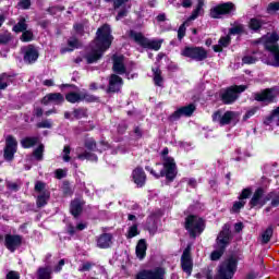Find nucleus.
<instances>
[{
	"label": "nucleus",
	"mask_w": 279,
	"mask_h": 279,
	"mask_svg": "<svg viewBox=\"0 0 279 279\" xmlns=\"http://www.w3.org/2000/svg\"><path fill=\"white\" fill-rule=\"evenodd\" d=\"M263 195H265V191L260 187L254 192L253 197L250 201L252 208L256 206H265V204H267V202H269V199H271L274 196L272 193L268 194L266 197H263Z\"/></svg>",
	"instance_id": "13"
},
{
	"label": "nucleus",
	"mask_w": 279,
	"mask_h": 279,
	"mask_svg": "<svg viewBox=\"0 0 279 279\" xmlns=\"http://www.w3.org/2000/svg\"><path fill=\"white\" fill-rule=\"evenodd\" d=\"M140 232H138V225H133L129 228L126 238L129 239H134V236H138Z\"/></svg>",
	"instance_id": "43"
},
{
	"label": "nucleus",
	"mask_w": 279,
	"mask_h": 279,
	"mask_svg": "<svg viewBox=\"0 0 279 279\" xmlns=\"http://www.w3.org/2000/svg\"><path fill=\"white\" fill-rule=\"evenodd\" d=\"M232 236L230 235V226L225 225L222 227V230L218 234L217 241H216V247L218 250H226L228 245H230V240Z\"/></svg>",
	"instance_id": "12"
},
{
	"label": "nucleus",
	"mask_w": 279,
	"mask_h": 279,
	"mask_svg": "<svg viewBox=\"0 0 279 279\" xmlns=\"http://www.w3.org/2000/svg\"><path fill=\"white\" fill-rule=\"evenodd\" d=\"M88 95L84 94H77V93H69L65 96L66 101L70 104H77L80 101H84V99H87Z\"/></svg>",
	"instance_id": "27"
},
{
	"label": "nucleus",
	"mask_w": 279,
	"mask_h": 279,
	"mask_svg": "<svg viewBox=\"0 0 279 279\" xmlns=\"http://www.w3.org/2000/svg\"><path fill=\"white\" fill-rule=\"evenodd\" d=\"M154 82L156 86H162V72L158 68H153Z\"/></svg>",
	"instance_id": "36"
},
{
	"label": "nucleus",
	"mask_w": 279,
	"mask_h": 279,
	"mask_svg": "<svg viewBox=\"0 0 279 279\" xmlns=\"http://www.w3.org/2000/svg\"><path fill=\"white\" fill-rule=\"evenodd\" d=\"M230 35H227L225 37H221L218 41L219 45H221L222 47H228V45H230Z\"/></svg>",
	"instance_id": "56"
},
{
	"label": "nucleus",
	"mask_w": 279,
	"mask_h": 279,
	"mask_svg": "<svg viewBox=\"0 0 279 279\" xmlns=\"http://www.w3.org/2000/svg\"><path fill=\"white\" fill-rule=\"evenodd\" d=\"M254 99L255 101L271 104L276 99V92L274 89H265L262 93H256Z\"/></svg>",
	"instance_id": "18"
},
{
	"label": "nucleus",
	"mask_w": 279,
	"mask_h": 279,
	"mask_svg": "<svg viewBox=\"0 0 279 279\" xmlns=\"http://www.w3.org/2000/svg\"><path fill=\"white\" fill-rule=\"evenodd\" d=\"M181 56L183 58H190V60H195V62H204L208 58V51L204 47H185L181 50Z\"/></svg>",
	"instance_id": "9"
},
{
	"label": "nucleus",
	"mask_w": 279,
	"mask_h": 279,
	"mask_svg": "<svg viewBox=\"0 0 279 279\" xmlns=\"http://www.w3.org/2000/svg\"><path fill=\"white\" fill-rule=\"evenodd\" d=\"M185 230L193 236L204 232V219L190 215L185 218Z\"/></svg>",
	"instance_id": "8"
},
{
	"label": "nucleus",
	"mask_w": 279,
	"mask_h": 279,
	"mask_svg": "<svg viewBox=\"0 0 279 279\" xmlns=\"http://www.w3.org/2000/svg\"><path fill=\"white\" fill-rule=\"evenodd\" d=\"M82 208H84V202L80 199L73 201L71 203V208H70L73 217H80V215L82 214Z\"/></svg>",
	"instance_id": "26"
},
{
	"label": "nucleus",
	"mask_w": 279,
	"mask_h": 279,
	"mask_svg": "<svg viewBox=\"0 0 279 279\" xmlns=\"http://www.w3.org/2000/svg\"><path fill=\"white\" fill-rule=\"evenodd\" d=\"M12 39L10 33L0 34V45H8V41Z\"/></svg>",
	"instance_id": "52"
},
{
	"label": "nucleus",
	"mask_w": 279,
	"mask_h": 279,
	"mask_svg": "<svg viewBox=\"0 0 279 279\" xmlns=\"http://www.w3.org/2000/svg\"><path fill=\"white\" fill-rule=\"evenodd\" d=\"M110 245H112L111 233H104L97 238V247H100V250H108Z\"/></svg>",
	"instance_id": "22"
},
{
	"label": "nucleus",
	"mask_w": 279,
	"mask_h": 279,
	"mask_svg": "<svg viewBox=\"0 0 279 279\" xmlns=\"http://www.w3.org/2000/svg\"><path fill=\"white\" fill-rule=\"evenodd\" d=\"M112 31L110 29V25L105 24L100 28L97 29L96 38L92 43V51L85 56V59L88 64H93L97 62L104 56V52L110 49V45H112Z\"/></svg>",
	"instance_id": "1"
},
{
	"label": "nucleus",
	"mask_w": 279,
	"mask_h": 279,
	"mask_svg": "<svg viewBox=\"0 0 279 279\" xmlns=\"http://www.w3.org/2000/svg\"><path fill=\"white\" fill-rule=\"evenodd\" d=\"M267 123H275V125H279V107L272 110L270 117L267 119Z\"/></svg>",
	"instance_id": "38"
},
{
	"label": "nucleus",
	"mask_w": 279,
	"mask_h": 279,
	"mask_svg": "<svg viewBox=\"0 0 279 279\" xmlns=\"http://www.w3.org/2000/svg\"><path fill=\"white\" fill-rule=\"evenodd\" d=\"M22 43H32L34 40V33L32 31H24L22 36H21Z\"/></svg>",
	"instance_id": "42"
},
{
	"label": "nucleus",
	"mask_w": 279,
	"mask_h": 279,
	"mask_svg": "<svg viewBox=\"0 0 279 279\" xmlns=\"http://www.w3.org/2000/svg\"><path fill=\"white\" fill-rule=\"evenodd\" d=\"M257 60L258 59H256L254 56H245L244 58H242L243 64H255Z\"/></svg>",
	"instance_id": "53"
},
{
	"label": "nucleus",
	"mask_w": 279,
	"mask_h": 279,
	"mask_svg": "<svg viewBox=\"0 0 279 279\" xmlns=\"http://www.w3.org/2000/svg\"><path fill=\"white\" fill-rule=\"evenodd\" d=\"M72 114L73 119H86L88 117V110L84 108L74 109Z\"/></svg>",
	"instance_id": "35"
},
{
	"label": "nucleus",
	"mask_w": 279,
	"mask_h": 279,
	"mask_svg": "<svg viewBox=\"0 0 279 279\" xmlns=\"http://www.w3.org/2000/svg\"><path fill=\"white\" fill-rule=\"evenodd\" d=\"M27 29V22L25 17H21L16 25L13 26V32L15 34H21V32H25Z\"/></svg>",
	"instance_id": "32"
},
{
	"label": "nucleus",
	"mask_w": 279,
	"mask_h": 279,
	"mask_svg": "<svg viewBox=\"0 0 279 279\" xmlns=\"http://www.w3.org/2000/svg\"><path fill=\"white\" fill-rule=\"evenodd\" d=\"M136 256L137 258H140V260H143V258H145L146 254H147V242H145V240H140L136 248Z\"/></svg>",
	"instance_id": "25"
},
{
	"label": "nucleus",
	"mask_w": 279,
	"mask_h": 279,
	"mask_svg": "<svg viewBox=\"0 0 279 279\" xmlns=\"http://www.w3.org/2000/svg\"><path fill=\"white\" fill-rule=\"evenodd\" d=\"M167 271L162 267L141 270L135 279H165Z\"/></svg>",
	"instance_id": "11"
},
{
	"label": "nucleus",
	"mask_w": 279,
	"mask_h": 279,
	"mask_svg": "<svg viewBox=\"0 0 279 279\" xmlns=\"http://www.w3.org/2000/svg\"><path fill=\"white\" fill-rule=\"evenodd\" d=\"M243 32H245V26H243V24H236L230 28L229 34L236 36L239 34H243Z\"/></svg>",
	"instance_id": "40"
},
{
	"label": "nucleus",
	"mask_w": 279,
	"mask_h": 279,
	"mask_svg": "<svg viewBox=\"0 0 279 279\" xmlns=\"http://www.w3.org/2000/svg\"><path fill=\"white\" fill-rule=\"evenodd\" d=\"M95 267V263L93 262H85L80 266L78 271H90Z\"/></svg>",
	"instance_id": "48"
},
{
	"label": "nucleus",
	"mask_w": 279,
	"mask_h": 279,
	"mask_svg": "<svg viewBox=\"0 0 279 279\" xmlns=\"http://www.w3.org/2000/svg\"><path fill=\"white\" fill-rule=\"evenodd\" d=\"M271 199V206H274L276 208V206H279V194L274 196V193H272V196L270 197Z\"/></svg>",
	"instance_id": "62"
},
{
	"label": "nucleus",
	"mask_w": 279,
	"mask_h": 279,
	"mask_svg": "<svg viewBox=\"0 0 279 279\" xmlns=\"http://www.w3.org/2000/svg\"><path fill=\"white\" fill-rule=\"evenodd\" d=\"M37 128H39V129H48L49 130V129H51V121L44 120V121L37 123Z\"/></svg>",
	"instance_id": "58"
},
{
	"label": "nucleus",
	"mask_w": 279,
	"mask_h": 279,
	"mask_svg": "<svg viewBox=\"0 0 279 279\" xmlns=\"http://www.w3.org/2000/svg\"><path fill=\"white\" fill-rule=\"evenodd\" d=\"M20 276H19V272L16 271H10L8 275H7V279H19Z\"/></svg>",
	"instance_id": "64"
},
{
	"label": "nucleus",
	"mask_w": 279,
	"mask_h": 279,
	"mask_svg": "<svg viewBox=\"0 0 279 279\" xmlns=\"http://www.w3.org/2000/svg\"><path fill=\"white\" fill-rule=\"evenodd\" d=\"M161 156L163 160V170H161V175H166L167 180H173L175 175H178L175 159L169 157V148H163Z\"/></svg>",
	"instance_id": "5"
},
{
	"label": "nucleus",
	"mask_w": 279,
	"mask_h": 279,
	"mask_svg": "<svg viewBox=\"0 0 279 279\" xmlns=\"http://www.w3.org/2000/svg\"><path fill=\"white\" fill-rule=\"evenodd\" d=\"M64 101V96L60 93L48 94L43 98L44 106H48V104H62Z\"/></svg>",
	"instance_id": "24"
},
{
	"label": "nucleus",
	"mask_w": 279,
	"mask_h": 279,
	"mask_svg": "<svg viewBox=\"0 0 279 279\" xmlns=\"http://www.w3.org/2000/svg\"><path fill=\"white\" fill-rule=\"evenodd\" d=\"M146 171H149L150 175H154V178H156L158 180V178H167V175H162L161 173L158 174L156 173V171L154 170V168L146 166L145 167Z\"/></svg>",
	"instance_id": "57"
},
{
	"label": "nucleus",
	"mask_w": 279,
	"mask_h": 279,
	"mask_svg": "<svg viewBox=\"0 0 279 279\" xmlns=\"http://www.w3.org/2000/svg\"><path fill=\"white\" fill-rule=\"evenodd\" d=\"M129 37L131 40H134L136 45L143 47L144 49H153L154 51H159L160 47H162V40L149 39L143 35V33H138L136 31H130Z\"/></svg>",
	"instance_id": "3"
},
{
	"label": "nucleus",
	"mask_w": 279,
	"mask_h": 279,
	"mask_svg": "<svg viewBox=\"0 0 279 279\" xmlns=\"http://www.w3.org/2000/svg\"><path fill=\"white\" fill-rule=\"evenodd\" d=\"M38 279H51V268H39L38 271Z\"/></svg>",
	"instance_id": "37"
},
{
	"label": "nucleus",
	"mask_w": 279,
	"mask_h": 279,
	"mask_svg": "<svg viewBox=\"0 0 279 279\" xmlns=\"http://www.w3.org/2000/svg\"><path fill=\"white\" fill-rule=\"evenodd\" d=\"M246 88L247 86L245 85H240V86L235 85L227 89H222L220 92L222 104H226V105L234 104V101L239 99V95H241V93H244Z\"/></svg>",
	"instance_id": "7"
},
{
	"label": "nucleus",
	"mask_w": 279,
	"mask_h": 279,
	"mask_svg": "<svg viewBox=\"0 0 279 279\" xmlns=\"http://www.w3.org/2000/svg\"><path fill=\"white\" fill-rule=\"evenodd\" d=\"M46 184L43 182V181H37L36 184H35V191L36 193H45V189H46Z\"/></svg>",
	"instance_id": "51"
},
{
	"label": "nucleus",
	"mask_w": 279,
	"mask_h": 279,
	"mask_svg": "<svg viewBox=\"0 0 279 279\" xmlns=\"http://www.w3.org/2000/svg\"><path fill=\"white\" fill-rule=\"evenodd\" d=\"M68 45L69 47H71V49H62V53H66V51H73V49H77V47H80V40H77L76 38H70Z\"/></svg>",
	"instance_id": "41"
},
{
	"label": "nucleus",
	"mask_w": 279,
	"mask_h": 279,
	"mask_svg": "<svg viewBox=\"0 0 279 279\" xmlns=\"http://www.w3.org/2000/svg\"><path fill=\"white\" fill-rule=\"evenodd\" d=\"M250 195H252V190L250 189H244L239 197V199H242V202H245V199H247V197H250Z\"/></svg>",
	"instance_id": "55"
},
{
	"label": "nucleus",
	"mask_w": 279,
	"mask_h": 279,
	"mask_svg": "<svg viewBox=\"0 0 279 279\" xmlns=\"http://www.w3.org/2000/svg\"><path fill=\"white\" fill-rule=\"evenodd\" d=\"M38 143V137H24L21 141V145L24 149H29L31 147H34Z\"/></svg>",
	"instance_id": "30"
},
{
	"label": "nucleus",
	"mask_w": 279,
	"mask_h": 279,
	"mask_svg": "<svg viewBox=\"0 0 279 279\" xmlns=\"http://www.w3.org/2000/svg\"><path fill=\"white\" fill-rule=\"evenodd\" d=\"M223 252H226V250L217 247V250L214 251L210 255L211 260H219V258L223 256Z\"/></svg>",
	"instance_id": "47"
},
{
	"label": "nucleus",
	"mask_w": 279,
	"mask_h": 279,
	"mask_svg": "<svg viewBox=\"0 0 279 279\" xmlns=\"http://www.w3.org/2000/svg\"><path fill=\"white\" fill-rule=\"evenodd\" d=\"M239 262L234 257H230L225 260L218 269L217 279H232L236 274V267Z\"/></svg>",
	"instance_id": "6"
},
{
	"label": "nucleus",
	"mask_w": 279,
	"mask_h": 279,
	"mask_svg": "<svg viewBox=\"0 0 279 279\" xmlns=\"http://www.w3.org/2000/svg\"><path fill=\"white\" fill-rule=\"evenodd\" d=\"M71 146L66 145L63 148V160L64 162H69L71 160Z\"/></svg>",
	"instance_id": "49"
},
{
	"label": "nucleus",
	"mask_w": 279,
	"mask_h": 279,
	"mask_svg": "<svg viewBox=\"0 0 279 279\" xmlns=\"http://www.w3.org/2000/svg\"><path fill=\"white\" fill-rule=\"evenodd\" d=\"M195 112V105L190 104L185 107L179 108L177 111H174L171 116L170 119L171 121H178L180 117H191Z\"/></svg>",
	"instance_id": "17"
},
{
	"label": "nucleus",
	"mask_w": 279,
	"mask_h": 279,
	"mask_svg": "<svg viewBox=\"0 0 279 279\" xmlns=\"http://www.w3.org/2000/svg\"><path fill=\"white\" fill-rule=\"evenodd\" d=\"M77 158L78 160H92L93 162H97V155L88 151L80 154Z\"/></svg>",
	"instance_id": "39"
},
{
	"label": "nucleus",
	"mask_w": 279,
	"mask_h": 279,
	"mask_svg": "<svg viewBox=\"0 0 279 279\" xmlns=\"http://www.w3.org/2000/svg\"><path fill=\"white\" fill-rule=\"evenodd\" d=\"M10 84H12V76H10L8 74H1L0 75V90H5V88H8V86H10Z\"/></svg>",
	"instance_id": "33"
},
{
	"label": "nucleus",
	"mask_w": 279,
	"mask_h": 279,
	"mask_svg": "<svg viewBox=\"0 0 279 279\" xmlns=\"http://www.w3.org/2000/svg\"><path fill=\"white\" fill-rule=\"evenodd\" d=\"M85 147L89 149V151H95V149H97V143L93 137H89L85 141Z\"/></svg>",
	"instance_id": "45"
},
{
	"label": "nucleus",
	"mask_w": 279,
	"mask_h": 279,
	"mask_svg": "<svg viewBox=\"0 0 279 279\" xmlns=\"http://www.w3.org/2000/svg\"><path fill=\"white\" fill-rule=\"evenodd\" d=\"M21 243H23V238L21 235L7 234L4 236V245L7 250H10L11 252H16V248L21 247Z\"/></svg>",
	"instance_id": "16"
},
{
	"label": "nucleus",
	"mask_w": 279,
	"mask_h": 279,
	"mask_svg": "<svg viewBox=\"0 0 279 279\" xmlns=\"http://www.w3.org/2000/svg\"><path fill=\"white\" fill-rule=\"evenodd\" d=\"M267 10H268V12H278L279 2L269 3Z\"/></svg>",
	"instance_id": "61"
},
{
	"label": "nucleus",
	"mask_w": 279,
	"mask_h": 279,
	"mask_svg": "<svg viewBox=\"0 0 279 279\" xmlns=\"http://www.w3.org/2000/svg\"><path fill=\"white\" fill-rule=\"evenodd\" d=\"M236 12L234 2H223L213 7L209 11L210 19H223V16H232Z\"/></svg>",
	"instance_id": "4"
},
{
	"label": "nucleus",
	"mask_w": 279,
	"mask_h": 279,
	"mask_svg": "<svg viewBox=\"0 0 279 279\" xmlns=\"http://www.w3.org/2000/svg\"><path fill=\"white\" fill-rule=\"evenodd\" d=\"M54 178H57V180H62V178H66V170H64V169H57L54 171Z\"/></svg>",
	"instance_id": "54"
},
{
	"label": "nucleus",
	"mask_w": 279,
	"mask_h": 279,
	"mask_svg": "<svg viewBox=\"0 0 279 279\" xmlns=\"http://www.w3.org/2000/svg\"><path fill=\"white\" fill-rule=\"evenodd\" d=\"M204 1L205 0H198L196 8L193 10L191 16L189 17V21H195V19L204 14Z\"/></svg>",
	"instance_id": "28"
},
{
	"label": "nucleus",
	"mask_w": 279,
	"mask_h": 279,
	"mask_svg": "<svg viewBox=\"0 0 279 279\" xmlns=\"http://www.w3.org/2000/svg\"><path fill=\"white\" fill-rule=\"evenodd\" d=\"M132 179L134 184L142 189L145 182H147V174H145V170H143V168L137 167L132 172Z\"/></svg>",
	"instance_id": "19"
},
{
	"label": "nucleus",
	"mask_w": 279,
	"mask_h": 279,
	"mask_svg": "<svg viewBox=\"0 0 279 279\" xmlns=\"http://www.w3.org/2000/svg\"><path fill=\"white\" fill-rule=\"evenodd\" d=\"M31 5H32V1L29 0H21L19 2V8H22V10H28Z\"/></svg>",
	"instance_id": "60"
},
{
	"label": "nucleus",
	"mask_w": 279,
	"mask_h": 279,
	"mask_svg": "<svg viewBox=\"0 0 279 279\" xmlns=\"http://www.w3.org/2000/svg\"><path fill=\"white\" fill-rule=\"evenodd\" d=\"M123 86V78L117 74H112L109 78V92L119 93Z\"/></svg>",
	"instance_id": "21"
},
{
	"label": "nucleus",
	"mask_w": 279,
	"mask_h": 279,
	"mask_svg": "<svg viewBox=\"0 0 279 279\" xmlns=\"http://www.w3.org/2000/svg\"><path fill=\"white\" fill-rule=\"evenodd\" d=\"M271 236H274V227L269 226L263 233H262V243L267 244L271 241Z\"/></svg>",
	"instance_id": "34"
},
{
	"label": "nucleus",
	"mask_w": 279,
	"mask_h": 279,
	"mask_svg": "<svg viewBox=\"0 0 279 279\" xmlns=\"http://www.w3.org/2000/svg\"><path fill=\"white\" fill-rule=\"evenodd\" d=\"M49 197H51V194L49 192H43L41 194H39L37 196V208H43L47 206Z\"/></svg>",
	"instance_id": "29"
},
{
	"label": "nucleus",
	"mask_w": 279,
	"mask_h": 279,
	"mask_svg": "<svg viewBox=\"0 0 279 279\" xmlns=\"http://www.w3.org/2000/svg\"><path fill=\"white\" fill-rule=\"evenodd\" d=\"M279 37L275 33L267 34L266 36L262 37L258 43L264 45L267 51H270L267 59H263L265 64L269 66H279V47H278Z\"/></svg>",
	"instance_id": "2"
},
{
	"label": "nucleus",
	"mask_w": 279,
	"mask_h": 279,
	"mask_svg": "<svg viewBox=\"0 0 279 279\" xmlns=\"http://www.w3.org/2000/svg\"><path fill=\"white\" fill-rule=\"evenodd\" d=\"M181 267L182 270L191 276L193 274V258L191 257V246H187L181 256Z\"/></svg>",
	"instance_id": "14"
},
{
	"label": "nucleus",
	"mask_w": 279,
	"mask_h": 279,
	"mask_svg": "<svg viewBox=\"0 0 279 279\" xmlns=\"http://www.w3.org/2000/svg\"><path fill=\"white\" fill-rule=\"evenodd\" d=\"M36 60H38V50L33 45H29L24 50V62L33 64Z\"/></svg>",
	"instance_id": "20"
},
{
	"label": "nucleus",
	"mask_w": 279,
	"mask_h": 279,
	"mask_svg": "<svg viewBox=\"0 0 279 279\" xmlns=\"http://www.w3.org/2000/svg\"><path fill=\"white\" fill-rule=\"evenodd\" d=\"M16 147H19V142L12 135H8L5 138L4 158L5 160H12L14 154H16Z\"/></svg>",
	"instance_id": "15"
},
{
	"label": "nucleus",
	"mask_w": 279,
	"mask_h": 279,
	"mask_svg": "<svg viewBox=\"0 0 279 279\" xmlns=\"http://www.w3.org/2000/svg\"><path fill=\"white\" fill-rule=\"evenodd\" d=\"M248 27L250 29H252L253 32H259L260 27H263V22L260 19L257 17H253L248 22Z\"/></svg>",
	"instance_id": "31"
},
{
	"label": "nucleus",
	"mask_w": 279,
	"mask_h": 279,
	"mask_svg": "<svg viewBox=\"0 0 279 279\" xmlns=\"http://www.w3.org/2000/svg\"><path fill=\"white\" fill-rule=\"evenodd\" d=\"M186 36V23H183L178 29V38L182 40Z\"/></svg>",
	"instance_id": "50"
},
{
	"label": "nucleus",
	"mask_w": 279,
	"mask_h": 279,
	"mask_svg": "<svg viewBox=\"0 0 279 279\" xmlns=\"http://www.w3.org/2000/svg\"><path fill=\"white\" fill-rule=\"evenodd\" d=\"M213 121L219 125H230L231 121H239V113L236 111H227L223 114L221 111H216L213 114Z\"/></svg>",
	"instance_id": "10"
},
{
	"label": "nucleus",
	"mask_w": 279,
	"mask_h": 279,
	"mask_svg": "<svg viewBox=\"0 0 279 279\" xmlns=\"http://www.w3.org/2000/svg\"><path fill=\"white\" fill-rule=\"evenodd\" d=\"M256 112H258V107L251 108L248 111H246L244 119H250V118L254 117L256 114Z\"/></svg>",
	"instance_id": "59"
},
{
	"label": "nucleus",
	"mask_w": 279,
	"mask_h": 279,
	"mask_svg": "<svg viewBox=\"0 0 279 279\" xmlns=\"http://www.w3.org/2000/svg\"><path fill=\"white\" fill-rule=\"evenodd\" d=\"M113 71L118 75H123L125 73V63L123 56H113Z\"/></svg>",
	"instance_id": "23"
},
{
	"label": "nucleus",
	"mask_w": 279,
	"mask_h": 279,
	"mask_svg": "<svg viewBox=\"0 0 279 279\" xmlns=\"http://www.w3.org/2000/svg\"><path fill=\"white\" fill-rule=\"evenodd\" d=\"M245 204V201L242 199L235 202L231 208V213H240L241 208H243Z\"/></svg>",
	"instance_id": "46"
},
{
	"label": "nucleus",
	"mask_w": 279,
	"mask_h": 279,
	"mask_svg": "<svg viewBox=\"0 0 279 279\" xmlns=\"http://www.w3.org/2000/svg\"><path fill=\"white\" fill-rule=\"evenodd\" d=\"M182 8H191L193 5V0H181Z\"/></svg>",
	"instance_id": "63"
},
{
	"label": "nucleus",
	"mask_w": 279,
	"mask_h": 279,
	"mask_svg": "<svg viewBox=\"0 0 279 279\" xmlns=\"http://www.w3.org/2000/svg\"><path fill=\"white\" fill-rule=\"evenodd\" d=\"M45 153V145H39L34 151L33 156L36 158V160H43V154Z\"/></svg>",
	"instance_id": "44"
}]
</instances>
